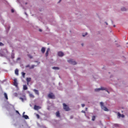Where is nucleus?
I'll return each mask as SVG.
<instances>
[{"mask_svg":"<svg viewBox=\"0 0 128 128\" xmlns=\"http://www.w3.org/2000/svg\"><path fill=\"white\" fill-rule=\"evenodd\" d=\"M22 117L25 118V120H28L29 116L27 115H23Z\"/></svg>","mask_w":128,"mask_h":128,"instance_id":"11","label":"nucleus"},{"mask_svg":"<svg viewBox=\"0 0 128 128\" xmlns=\"http://www.w3.org/2000/svg\"><path fill=\"white\" fill-rule=\"evenodd\" d=\"M30 98H34V94H30Z\"/></svg>","mask_w":128,"mask_h":128,"instance_id":"21","label":"nucleus"},{"mask_svg":"<svg viewBox=\"0 0 128 128\" xmlns=\"http://www.w3.org/2000/svg\"><path fill=\"white\" fill-rule=\"evenodd\" d=\"M28 57H29L30 59L32 58V56H30V54L28 55Z\"/></svg>","mask_w":128,"mask_h":128,"instance_id":"29","label":"nucleus"},{"mask_svg":"<svg viewBox=\"0 0 128 128\" xmlns=\"http://www.w3.org/2000/svg\"><path fill=\"white\" fill-rule=\"evenodd\" d=\"M48 98L52 100H54L55 96L52 92H50L48 94Z\"/></svg>","mask_w":128,"mask_h":128,"instance_id":"3","label":"nucleus"},{"mask_svg":"<svg viewBox=\"0 0 128 128\" xmlns=\"http://www.w3.org/2000/svg\"><path fill=\"white\" fill-rule=\"evenodd\" d=\"M41 108V107L36 105H34V110H38L40 109Z\"/></svg>","mask_w":128,"mask_h":128,"instance_id":"6","label":"nucleus"},{"mask_svg":"<svg viewBox=\"0 0 128 128\" xmlns=\"http://www.w3.org/2000/svg\"><path fill=\"white\" fill-rule=\"evenodd\" d=\"M15 74L16 76H18V69H16V70H15Z\"/></svg>","mask_w":128,"mask_h":128,"instance_id":"19","label":"nucleus"},{"mask_svg":"<svg viewBox=\"0 0 128 128\" xmlns=\"http://www.w3.org/2000/svg\"><path fill=\"white\" fill-rule=\"evenodd\" d=\"M20 58H18V60H20Z\"/></svg>","mask_w":128,"mask_h":128,"instance_id":"40","label":"nucleus"},{"mask_svg":"<svg viewBox=\"0 0 128 128\" xmlns=\"http://www.w3.org/2000/svg\"><path fill=\"white\" fill-rule=\"evenodd\" d=\"M70 118L72 119L73 118V116H70Z\"/></svg>","mask_w":128,"mask_h":128,"instance_id":"39","label":"nucleus"},{"mask_svg":"<svg viewBox=\"0 0 128 128\" xmlns=\"http://www.w3.org/2000/svg\"><path fill=\"white\" fill-rule=\"evenodd\" d=\"M63 108L66 112H68L70 110V108L68 106L64 103L63 104Z\"/></svg>","mask_w":128,"mask_h":128,"instance_id":"2","label":"nucleus"},{"mask_svg":"<svg viewBox=\"0 0 128 128\" xmlns=\"http://www.w3.org/2000/svg\"><path fill=\"white\" fill-rule=\"evenodd\" d=\"M14 86H15L16 88L18 86V83L17 82V78H14Z\"/></svg>","mask_w":128,"mask_h":128,"instance_id":"5","label":"nucleus"},{"mask_svg":"<svg viewBox=\"0 0 128 128\" xmlns=\"http://www.w3.org/2000/svg\"><path fill=\"white\" fill-rule=\"evenodd\" d=\"M61 1H62V0H60V1H58V3L60 2H61Z\"/></svg>","mask_w":128,"mask_h":128,"instance_id":"41","label":"nucleus"},{"mask_svg":"<svg viewBox=\"0 0 128 128\" xmlns=\"http://www.w3.org/2000/svg\"><path fill=\"white\" fill-rule=\"evenodd\" d=\"M16 114H20V112H18V110H16Z\"/></svg>","mask_w":128,"mask_h":128,"instance_id":"34","label":"nucleus"},{"mask_svg":"<svg viewBox=\"0 0 128 128\" xmlns=\"http://www.w3.org/2000/svg\"><path fill=\"white\" fill-rule=\"evenodd\" d=\"M82 46H84V44H82Z\"/></svg>","mask_w":128,"mask_h":128,"instance_id":"44","label":"nucleus"},{"mask_svg":"<svg viewBox=\"0 0 128 128\" xmlns=\"http://www.w3.org/2000/svg\"><path fill=\"white\" fill-rule=\"evenodd\" d=\"M54 70H59L60 68L58 67H52Z\"/></svg>","mask_w":128,"mask_h":128,"instance_id":"16","label":"nucleus"},{"mask_svg":"<svg viewBox=\"0 0 128 128\" xmlns=\"http://www.w3.org/2000/svg\"><path fill=\"white\" fill-rule=\"evenodd\" d=\"M56 116H57L58 118H60V114L59 111L56 112Z\"/></svg>","mask_w":128,"mask_h":128,"instance_id":"13","label":"nucleus"},{"mask_svg":"<svg viewBox=\"0 0 128 128\" xmlns=\"http://www.w3.org/2000/svg\"><path fill=\"white\" fill-rule=\"evenodd\" d=\"M87 34H88V33H87V32H86V33H85V34H82V36L85 37L86 36H87Z\"/></svg>","mask_w":128,"mask_h":128,"instance_id":"27","label":"nucleus"},{"mask_svg":"<svg viewBox=\"0 0 128 128\" xmlns=\"http://www.w3.org/2000/svg\"><path fill=\"white\" fill-rule=\"evenodd\" d=\"M11 12H12V13H14V10L13 9H12Z\"/></svg>","mask_w":128,"mask_h":128,"instance_id":"32","label":"nucleus"},{"mask_svg":"<svg viewBox=\"0 0 128 128\" xmlns=\"http://www.w3.org/2000/svg\"><path fill=\"white\" fill-rule=\"evenodd\" d=\"M4 96L6 100H8V94H6V92L4 93Z\"/></svg>","mask_w":128,"mask_h":128,"instance_id":"14","label":"nucleus"},{"mask_svg":"<svg viewBox=\"0 0 128 128\" xmlns=\"http://www.w3.org/2000/svg\"><path fill=\"white\" fill-rule=\"evenodd\" d=\"M25 14H26V15H27V14H26V12H25Z\"/></svg>","mask_w":128,"mask_h":128,"instance_id":"47","label":"nucleus"},{"mask_svg":"<svg viewBox=\"0 0 128 128\" xmlns=\"http://www.w3.org/2000/svg\"><path fill=\"white\" fill-rule=\"evenodd\" d=\"M11 58H12V59L14 58V54H12Z\"/></svg>","mask_w":128,"mask_h":128,"instance_id":"26","label":"nucleus"},{"mask_svg":"<svg viewBox=\"0 0 128 128\" xmlns=\"http://www.w3.org/2000/svg\"><path fill=\"white\" fill-rule=\"evenodd\" d=\"M100 90H106V92L110 94L109 92L106 90V88H104V87H100Z\"/></svg>","mask_w":128,"mask_h":128,"instance_id":"8","label":"nucleus"},{"mask_svg":"<svg viewBox=\"0 0 128 128\" xmlns=\"http://www.w3.org/2000/svg\"><path fill=\"white\" fill-rule=\"evenodd\" d=\"M105 24H106V25H108V22H105Z\"/></svg>","mask_w":128,"mask_h":128,"instance_id":"42","label":"nucleus"},{"mask_svg":"<svg viewBox=\"0 0 128 128\" xmlns=\"http://www.w3.org/2000/svg\"><path fill=\"white\" fill-rule=\"evenodd\" d=\"M24 114H25V112H23V116H24Z\"/></svg>","mask_w":128,"mask_h":128,"instance_id":"43","label":"nucleus"},{"mask_svg":"<svg viewBox=\"0 0 128 128\" xmlns=\"http://www.w3.org/2000/svg\"><path fill=\"white\" fill-rule=\"evenodd\" d=\"M120 118H124V114H122Z\"/></svg>","mask_w":128,"mask_h":128,"instance_id":"35","label":"nucleus"},{"mask_svg":"<svg viewBox=\"0 0 128 128\" xmlns=\"http://www.w3.org/2000/svg\"><path fill=\"white\" fill-rule=\"evenodd\" d=\"M121 10H122V12H126V9L125 8L122 7V8H121Z\"/></svg>","mask_w":128,"mask_h":128,"instance_id":"17","label":"nucleus"},{"mask_svg":"<svg viewBox=\"0 0 128 128\" xmlns=\"http://www.w3.org/2000/svg\"><path fill=\"white\" fill-rule=\"evenodd\" d=\"M30 65H27L26 66V68H30Z\"/></svg>","mask_w":128,"mask_h":128,"instance_id":"36","label":"nucleus"},{"mask_svg":"<svg viewBox=\"0 0 128 128\" xmlns=\"http://www.w3.org/2000/svg\"><path fill=\"white\" fill-rule=\"evenodd\" d=\"M64 56V53L62 52H58V56L60 57H62Z\"/></svg>","mask_w":128,"mask_h":128,"instance_id":"7","label":"nucleus"},{"mask_svg":"<svg viewBox=\"0 0 128 128\" xmlns=\"http://www.w3.org/2000/svg\"><path fill=\"white\" fill-rule=\"evenodd\" d=\"M23 88H24V90H28V88H27L26 85H24Z\"/></svg>","mask_w":128,"mask_h":128,"instance_id":"15","label":"nucleus"},{"mask_svg":"<svg viewBox=\"0 0 128 128\" xmlns=\"http://www.w3.org/2000/svg\"><path fill=\"white\" fill-rule=\"evenodd\" d=\"M33 92H34L35 94H37L38 96H39L38 90H37L36 89H34L33 90Z\"/></svg>","mask_w":128,"mask_h":128,"instance_id":"9","label":"nucleus"},{"mask_svg":"<svg viewBox=\"0 0 128 128\" xmlns=\"http://www.w3.org/2000/svg\"><path fill=\"white\" fill-rule=\"evenodd\" d=\"M36 118L38 119H39L40 118V116L38 114H36Z\"/></svg>","mask_w":128,"mask_h":128,"instance_id":"28","label":"nucleus"},{"mask_svg":"<svg viewBox=\"0 0 128 128\" xmlns=\"http://www.w3.org/2000/svg\"><path fill=\"white\" fill-rule=\"evenodd\" d=\"M4 44L3 43H2L1 42H0V46H3Z\"/></svg>","mask_w":128,"mask_h":128,"instance_id":"31","label":"nucleus"},{"mask_svg":"<svg viewBox=\"0 0 128 128\" xmlns=\"http://www.w3.org/2000/svg\"><path fill=\"white\" fill-rule=\"evenodd\" d=\"M26 4H27V3H26Z\"/></svg>","mask_w":128,"mask_h":128,"instance_id":"49","label":"nucleus"},{"mask_svg":"<svg viewBox=\"0 0 128 128\" xmlns=\"http://www.w3.org/2000/svg\"><path fill=\"white\" fill-rule=\"evenodd\" d=\"M20 99L22 101L24 102V99L23 98H20Z\"/></svg>","mask_w":128,"mask_h":128,"instance_id":"30","label":"nucleus"},{"mask_svg":"<svg viewBox=\"0 0 128 128\" xmlns=\"http://www.w3.org/2000/svg\"><path fill=\"white\" fill-rule=\"evenodd\" d=\"M100 106L103 110H104L105 112H108V109L106 106H104L103 102H100Z\"/></svg>","mask_w":128,"mask_h":128,"instance_id":"1","label":"nucleus"},{"mask_svg":"<svg viewBox=\"0 0 128 128\" xmlns=\"http://www.w3.org/2000/svg\"><path fill=\"white\" fill-rule=\"evenodd\" d=\"M117 116H118V117L120 118L122 116V114H120V112H118Z\"/></svg>","mask_w":128,"mask_h":128,"instance_id":"24","label":"nucleus"},{"mask_svg":"<svg viewBox=\"0 0 128 128\" xmlns=\"http://www.w3.org/2000/svg\"><path fill=\"white\" fill-rule=\"evenodd\" d=\"M100 90H100V88H96V89L94 90V91H95L96 92H99L100 91Z\"/></svg>","mask_w":128,"mask_h":128,"instance_id":"18","label":"nucleus"},{"mask_svg":"<svg viewBox=\"0 0 128 128\" xmlns=\"http://www.w3.org/2000/svg\"><path fill=\"white\" fill-rule=\"evenodd\" d=\"M34 66H36L34 65H32V66L30 67V69H32L34 68Z\"/></svg>","mask_w":128,"mask_h":128,"instance_id":"25","label":"nucleus"},{"mask_svg":"<svg viewBox=\"0 0 128 128\" xmlns=\"http://www.w3.org/2000/svg\"><path fill=\"white\" fill-rule=\"evenodd\" d=\"M39 32H42V29H39Z\"/></svg>","mask_w":128,"mask_h":128,"instance_id":"38","label":"nucleus"},{"mask_svg":"<svg viewBox=\"0 0 128 128\" xmlns=\"http://www.w3.org/2000/svg\"><path fill=\"white\" fill-rule=\"evenodd\" d=\"M48 48L47 50H46V56H48Z\"/></svg>","mask_w":128,"mask_h":128,"instance_id":"23","label":"nucleus"},{"mask_svg":"<svg viewBox=\"0 0 128 128\" xmlns=\"http://www.w3.org/2000/svg\"><path fill=\"white\" fill-rule=\"evenodd\" d=\"M41 52H42V54H44L46 52V48H42V49H41Z\"/></svg>","mask_w":128,"mask_h":128,"instance_id":"10","label":"nucleus"},{"mask_svg":"<svg viewBox=\"0 0 128 128\" xmlns=\"http://www.w3.org/2000/svg\"><path fill=\"white\" fill-rule=\"evenodd\" d=\"M82 113H84V114H85V113H86V112H85V111H84V110H82Z\"/></svg>","mask_w":128,"mask_h":128,"instance_id":"37","label":"nucleus"},{"mask_svg":"<svg viewBox=\"0 0 128 128\" xmlns=\"http://www.w3.org/2000/svg\"><path fill=\"white\" fill-rule=\"evenodd\" d=\"M88 108H86V110H87Z\"/></svg>","mask_w":128,"mask_h":128,"instance_id":"48","label":"nucleus"},{"mask_svg":"<svg viewBox=\"0 0 128 128\" xmlns=\"http://www.w3.org/2000/svg\"><path fill=\"white\" fill-rule=\"evenodd\" d=\"M82 108H84L85 106V104H82Z\"/></svg>","mask_w":128,"mask_h":128,"instance_id":"33","label":"nucleus"},{"mask_svg":"<svg viewBox=\"0 0 128 128\" xmlns=\"http://www.w3.org/2000/svg\"><path fill=\"white\" fill-rule=\"evenodd\" d=\"M114 27H116V26H115V25H114Z\"/></svg>","mask_w":128,"mask_h":128,"instance_id":"46","label":"nucleus"},{"mask_svg":"<svg viewBox=\"0 0 128 128\" xmlns=\"http://www.w3.org/2000/svg\"><path fill=\"white\" fill-rule=\"evenodd\" d=\"M26 81H27L28 84V83L31 81V78H26Z\"/></svg>","mask_w":128,"mask_h":128,"instance_id":"12","label":"nucleus"},{"mask_svg":"<svg viewBox=\"0 0 128 128\" xmlns=\"http://www.w3.org/2000/svg\"><path fill=\"white\" fill-rule=\"evenodd\" d=\"M96 118V116H92V121L94 122L95 120V119Z\"/></svg>","mask_w":128,"mask_h":128,"instance_id":"20","label":"nucleus"},{"mask_svg":"<svg viewBox=\"0 0 128 128\" xmlns=\"http://www.w3.org/2000/svg\"><path fill=\"white\" fill-rule=\"evenodd\" d=\"M68 62L71 64H73V65L76 64V61H74L73 60H68Z\"/></svg>","mask_w":128,"mask_h":128,"instance_id":"4","label":"nucleus"},{"mask_svg":"<svg viewBox=\"0 0 128 128\" xmlns=\"http://www.w3.org/2000/svg\"><path fill=\"white\" fill-rule=\"evenodd\" d=\"M10 29V26L8 27V30Z\"/></svg>","mask_w":128,"mask_h":128,"instance_id":"45","label":"nucleus"},{"mask_svg":"<svg viewBox=\"0 0 128 128\" xmlns=\"http://www.w3.org/2000/svg\"><path fill=\"white\" fill-rule=\"evenodd\" d=\"M25 75H26L25 72H22V78H25Z\"/></svg>","mask_w":128,"mask_h":128,"instance_id":"22","label":"nucleus"}]
</instances>
